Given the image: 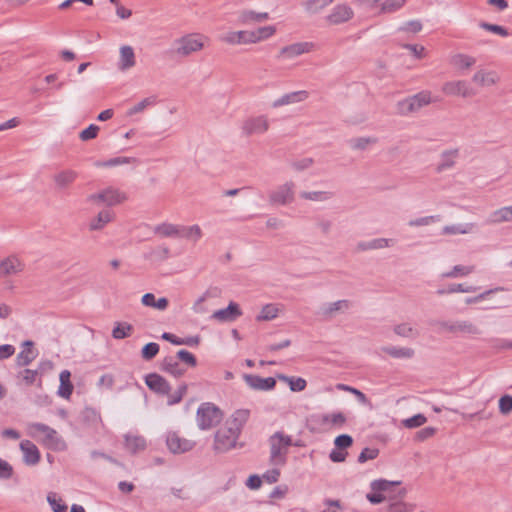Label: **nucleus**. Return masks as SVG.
<instances>
[{
    "mask_svg": "<svg viewBox=\"0 0 512 512\" xmlns=\"http://www.w3.org/2000/svg\"><path fill=\"white\" fill-rule=\"evenodd\" d=\"M480 27L489 31V32H492V33H495V34H498L502 37H506L509 35L508 31L506 28H504L503 26H500V25H497V24H490V23H487V22H481L480 23Z\"/></svg>",
    "mask_w": 512,
    "mask_h": 512,
    "instance_id": "nucleus-63",
    "label": "nucleus"
},
{
    "mask_svg": "<svg viewBox=\"0 0 512 512\" xmlns=\"http://www.w3.org/2000/svg\"><path fill=\"white\" fill-rule=\"evenodd\" d=\"M196 443L193 440L181 437L177 432H168L166 446L172 454H183L191 451Z\"/></svg>",
    "mask_w": 512,
    "mask_h": 512,
    "instance_id": "nucleus-10",
    "label": "nucleus"
},
{
    "mask_svg": "<svg viewBox=\"0 0 512 512\" xmlns=\"http://www.w3.org/2000/svg\"><path fill=\"white\" fill-rule=\"evenodd\" d=\"M353 444V438L348 434H341L334 440V445L337 449L344 450Z\"/></svg>",
    "mask_w": 512,
    "mask_h": 512,
    "instance_id": "nucleus-62",
    "label": "nucleus"
},
{
    "mask_svg": "<svg viewBox=\"0 0 512 512\" xmlns=\"http://www.w3.org/2000/svg\"><path fill=\"white\" fill-rule=\"evenodd\" d=\"M126 199L127 196L124 192L109 187L97 193L90 194L86 201L97 206L102 204L107 206H114L124 202Z\"/></svg>",
    "mask_w": 512,
    "mask_h": 512,
    "instance_id": "nucleus-6",
    "label": "nucleus"
},
{
    "mask_svg": "<svg viewBox=\"0 0 512 512\" xmlns=\"http://www.w3.org/2000/svg\"><path fill=\"white\" fill-rule=\"evenodd\" d=\"M268 200L272 206L291 204L295 200V183L289 180L277 186L269 193Z\"/></svg>",
    "mask_w": 512,
    "mask_h": 512,
    "instance_id": "nucleus-7",
    "label": "nucleus"
},
{
    "mask_svg": "<svg viewBox=\"0 0 512 512\" xmlns=\"http://www.w3.org/2000/svg\"><path fill=\"white\" fill-rule=\"evenodd\" d=\"M280 379L288 382L290 389L294 392L303 391L307 385L306 380L300 377L280 376Z\"/></svg>",
    "mask_w": 512,
    "mask_h": 512,
    "instance_id": "nucleus-51",
    "label": "nucleus"
},
{
    "mask_svg": "<svg viewBox=\"0 0 512 512\" xmlns=\"http://www.w3.org/2000/svg\"><path fill=\"white\" fill-rule=\"evenodd\" d=\"M125 448L131 454H136L145 450L147 443L143 436L138 434L128 433L124 436Z\"/></svg>",
    "mask_w": 512,
    "mask_h": 512,
    "instance_id": "nucleus-26",
    "label": "nucleus"
},
{
    "mask_svg": "<svg viewBox=\"0 0 512 512\" xmlns=\"http://www.w3.org/2000/svg\"><path fill=\"white\" fill-rule=\"evenodd\" d=\"M442 91L448 96L468 97L473 93L464 80L447 81L442 86Z\"/></svg>",
    "mask_w": 512,
    "mask_h": 512,
    "instance_id": "nucleus-18",
    "label": "nucleus"
},
{
    "mask_svg": "<svg viewBox=\"0 0 512 512\" xmlns=\"http://www.w3.org/2000/svg\"><path fill=\"white\" fill-rule=\"evenodd\" d=\"M436 99L432 98V94L428 90H422L417 94L407 97L397 103V111L400 115H409L418 112L421 108L428 106Z\"/></svg>",
    "mask_w": 512,
    "mask_h": 512,
    "instance_id": "nucleus-3",
    "label": "nucleus"
},
{
    "mask_svg": "<svg viewBox=\"0 0 512 512\" xmlns=\"http://www.w3.org/2000/svg\"><path fill=\"white\" fill-rule=\"evenodd\" d=\"M197 424L201 430H208L221 422L222 411L212 403H202L197 410Z\"/></svg>",
    "mask_w": 512,
    "mask_h": 512,
    "instance_id": "nucleus-4",
    "label": "nucleus"
},
{
    "mask_svg": "<svg viewBox=\"0 0 512 512\" xmlns=\"http://www.w3.org/2000/svg\"><path fill=\"white\" fill-rule=\"evenodd\" d=\"M180 236L186 239L198 241L202 237V230L199 225H192L188 227H180Z\"/></svg>",
    "mask_w": 512,
    "mask_h": 512,
    "instance_id": "nucleus-48",
    "label": "nucleus"
},
{
    "mask_svg": "<svg viewBox=\"0 0 512 512\" xmlns=\"http://www.w3.org/2000/svg\"><path fill=\"white\" fill-rule=\"evenodd\" d=\"M413 507L402 501H394L387 507V512H412Z\"/></svg>",
    "mask_w": 512,
    "mask_h": 512,
    "instance_id": "nucleus-64",
    "label": "nucleus"
},
{
    "mask_svg": "<svg viewBox=\"0 0 512 512\" xmlns=\"http://www.w3.org/2000/svg\"><path fill=\"white\" fill-rule=\"evenodd\" d=\"M351 306V301L346 299L324 303L320 306L318 314L326 320H331L338 314L346 313L351 308Z\"/></svg>",
    "mask_w": 512,
    "mask_h": 512,
    "instance_id": "nucleus-13",
    "label": "nucleus"
},
{
    "mask_svg": "<svg viewBox=\"0 0 512 512\" xmlns=\"http://www.w3.org/2000/svg\"><path fill=\"white\" fill-rule=\"evenodd\" d=\"M335 0H305L302 6L306 13L315 15L320 13L325 7L333 3Z\"/></svg>",
    "mask_w": 512,
    "mask_h": 512,
    "instance_id": "nucleus-37",
    "label": "nucleus"
},
{
    "mask_svg": "<svg viewBox=\"0 0 512 512\" xmlns=\"http://www.w3.org/2000/svg\"><path fill=\"white\" fill-rule=\"evenodd\" d=\"M175 358L177 359V361L180 360L190 367H195L197 365L196 357L192 353L184 349L179 350Z\"/></svg>",
    "mask_w": 512,
    "mask_h": 512,
    "instance_id": "nucleus-59",
    "label": "nucleus"
},
{
    "mask_svg": "<svg viewBox=\"0 0 512 512\" xmlns=\"http://www.w3.org/2000/svg\"><path fill=\"white\" fill-rule=\"evenodd\" d=\"M47 501L53 512H67V505L56 493L50 492L47 495Z\"/></svg>",
    "mask_w": 512,
    "mask_h": 512,
    "instance_id": "nucleus-50",
    "label": "nucleus"
},
{
    "mask_svg": "<svg viewBox=\"0 0 512 512\" xmlns=\"http://www.w3.org/2000/svg\"><path fill=\"white\" fill-rule=\"evenodd\" d=\"M25 268L24 262L15 254L0 260V278H5L21 273Z\"/></svg>",
    "mask_w": 512,
    "mask_h": 512,
    "instance_id": "nucleus-14",
    "label": "nucleus"
},
{
    "mask_svg": "<svg viewBox=\"0 0 512 512\" xmlns=\"http://www.w3.org/2000/svg\"><path fill=\"white\" fill-rule=\"evenodd\" d=\"M20 450L23 453V462L27 466H35L40 462V451L32 441L22 440L20 442Z\"/></svg>",
    "mask_w": 512,
    "mask_h": 512,
    "instance_id": "nucleus-17",
    "label": "nucleus"
},
{
    "mask_svg": "<svg viewBox=\"0 0 512 512\" xmlns=\"http://www.w3.org/2000/svg\"><path fill=\"white\" fill-rule=\"evenodd\" d=\"M154 232L163 237H175L180 236V226L171 223H162L154 228Z\"/></svg>",
    "mask_w": 512,
    "mask_h": 512,
    "instance_id": "nucleus-43",
    "label": "nucleus"
},
{
    "mask_svg": "<svg viewBox=\"0 0 512 512\" xmlns=\"http://www.w3.org/2000/svg\"><path fill=\"white\" fill-rule=\"evenodd\" d=\"M134 328L127 322H116L112 330V337L117 340H121L131 336Z\"/></svg>",
    "mask_w": 512,
    "mask_h": 512,
    "instance_id": "nucleus-41",
    "label": "nucleus"
},
{
    "mask_svg": "<svg viewBox=\"0 0 512 512\" xmlns=\"http://www.w3.org/2000/svg\"><path fill=\"white\" fill-rule=\"evenodd\" d=\"M145 383L150 390L161 395H168L171 391V386L167 380L156 373L146 375Z\"/></svg>",
    "mask_w": 512,
    "mask_h": 512,
    "instance_id": "nucleus-19",
    "label": "nucleus"
},
{
    "mask_svg": "<svg viewBox=\"0 0 512 512\" xmlns=\"http://www.w3.org/2000/svg\"><path fill=\"white\" fill-rule=\"evenodd\" d=\"M376 143V139L372 137H357L349 141V145L353 150L363 151L366 150L370 145Z\"/></svg>",
    "mask_w": 512,
    "mask_h": 512,
    "instance_id": "nucleus-49",
    "label": "nucleus"
},
{
    "mask_svg": "<svg viewBox=\"0 0 512 512\" xmlns=\"http://www.w3.org/2000/svg\"><path fill=\"white\" fill-rule=\"evenodd\" d=\"M27 433L50 450L64 451L67 448L66 442L58 432L50 426L33 422L27 425Z\"/></svg>",
    "mask_w": 512,
    "mask_h": 512,
    "instance_id": "nucleus-1",
    "label": "nucleus"
},
{
    "mask_svg": "<svg viewBox=\"0 0 512 512\" xmlns=\"http://www.w3.org/2000/svg\"><path fill=\"white\" fill-rule=\"evenodd\" d=\"M70 377L71 373L68 370H63L60 373V387L58 394L65 399H69L73 392V385L70 381Z\"/></svg>",
    "mask_w": 512,
    "mask_h": 512,
    "instance_id": "nucleus-38",
    "label": "nucleus"
},
{
    "mask_svg": "<svg viewBox=\"0 0 512 512\" xmlns=\"http://www.w3.org/2000/svg\"><path fill=\"white\" fill-rule=\"evenodd\" d=\"M346 415L342 412L326 413L320 416V423L330 429H340L346 424Z\"/></svg>",
    "mask_w": 512,
    "mask_h": 512,
    "instance_id": "nucleus-25",
    "label": "nucleus"
},
{
    "mask_svg": "<svg viewBox=\"0 0 512 512\" xmlns=\"http://www.w3.org/2000/svg\"><path fill=\"white\" fill-rule=\"evenodd\" d=\"M459 157V149H449L441 153L440 162L437 165V172H443L452 168Z\"/></svg>",
    "mask_w": 512,
    "mask_h": 512,
    "instance_id": "nucleus-30",
    "label": "nucleus"
},
{
    "mask_svg": "<svg viewBox=\"0 0 512 512\" xmlns=\"http://www.w3.org/2000/svg\"><path fill=\"white\" fill-rule=\"evenodd\" d=\"M23 345L26 347L23 349L18 355H17V365L18 366H27L29 365L33 359H34V353L32 350L33 342L32 341H25Z\"/></svg>",
    "mask_w": 512,
    "mask_h": 512,
    "instance_id": "nucleus-40",
    "label": "nucleus"
},
{
    "mask_svg": "<svg viewBox=\"0 0 512 512\" xmlns=\"http://www.w3.org/2000/svg\"><path fill=\"white\" fill-rule=\"evenodd\" d=\"M353 17L354 11L349 5L338 4L326 16V21L331 25H339L348 22Z\"/></svg>",
    "mask_w": 512,
    "mask_h": 512,
    "instance_id": "nucleus-15",
    "label": "nucleus"
},
{
    "mask_svg": "<svg viewBox=\"0 0 512 512\" xmlns=\"http://www.w3.org/2000/svg\"><path fill=\"white\" fill-rule=\"evenodd\" d=\"M156 103V96H149L147 98H144L142 101L134 105L132 108L129 109L128 115H134L137 113L142 112L146 107L152 106Z\"/></svg>",
    "mask_w": 512,
    "mask_h": 512,
    "instance_id": "nucleus-52",
    "label": "nucleus"
},
{
    "mask_svg": "<svg viewBox=\"0 0 512 512\" xmlns=\"http://www.w3.org/2000/svg\"><path fill=\"white\" fill-rule=\"evenodd\" d=\"M205 37L201 34H188L176 41V53L181 56H188L200 51L204 47Z\"/></svg>",
    "mask_w": 512,
    "mask_h": 512,
    "instance_id": "nucleus-8",
    "label": "nucleus"
},
{
    "mask_svg": "<svg viewBox=\"0 0 512 512\" xmlns=\"http://www.w3.org/2000/svg\"><path fill=\"white\" fill-rule=\"evenodd\" d=\"M450 63L458 71H465L469 70L476 63V59L467 54L457 53L451 56Z\"/></svg>",
    "mask_w": 512,
    "mask_h": 512,
    "instance_id": "nucleus-31",
    "label": "nucleus"
},
{
    "mask_svg": "<svg viewBox=\"0 0 512 512\" xmlns=\"http://www.w3.org/2000/svg\"><path fill=\"white\" fill-rule=\"evenodd\" d=\"M309 93L305 90H299L282 95L271 104L273 108H279L286 105L296 104L305 101Z\"/></svg>",
    "mask_w": 512,
    "mask_h": 512,
    "instance_id": "nucleus-23",
    "label": "nucleus"
},
{
    "mask_svg": "<svg viewBox=\"0 0 512 512\" xmlns=\"http://www.w3.org/2000/svg\"><path fill=\"white\" fill-rule=\"evenodd\" d=\"M269 444L270 463L274 466H283L286 463L288 448L293 445L291 436L277 431L270 436Z\"/></svg>",
    "mask_w": 512,
    "mask_h": 512,
    "instance_id": "nucleus-2",
    "label": "nucleus"
},
{
    "mask_svg": "<svg viewBox=\"0 0 512 512\" xmlns=\"http://www.w3.org/2000/svg\"><path fill=\"white\" fill-rule=\"evenodd\" d=\"M77 178V172L71 169L61 170L53 177L56 186L59 189L69 187Z\"/></svg>",
    "mask_w": 512,
    "mask_h": 512,
    "instance_id": "nucleus-33",
    "label": "nucleus"
},
{
    "mask_svg": "<svg viewBox=\"0 0 512 512\" xmlns=\"http://www.w3.org/2000/svg\"><path fill=\"white\" fill-rule=\"evenodd\" d=\"M186 392H187V385L181 384L173 394L169 393L167 395L168 396L167 404L169 406H172V405H175V404L181 402V400L184 397V395L186 394Z\"/></svg>",
    "mask_w": 512,
    "mask_h": 512,
    "instance_id": "nucleus-57",
    "label": "nucleus"
},
{
    "mask_svg": "<svg viewBox=\"0 0 512 512\" xmlns=\"http://www.w3.org/2000/svg\"><path fill=\"white\" fill-rule=\"evenodd\" d=\"M136 64L134 49L129 45H123L119 49V61L117 67L120 71L125 72L133 68Z\"/></svg>",
    "mask_w": 512,
    "mask_h": 512,
    "instance_id": "nucleus-22",
    "label": "nucleus"
},
{
    "mask_svg": "<svg viewBox=\"0 0 512 512\" xmlns=\"http://www.w3.org/2000/svg\"><path fill=\"white\" fill-rule=\"evenodd\" d=\"M399 482H390L387 480H375L371 483V488L375 492H389L394 485H398Z\"/></svg>",
    "mask_w": 512,
    "mask_h": 512,
    "instance_id": "nucleus-54",
    "label": "nucleus"
},
{
    "mask_svg": "<svg viewBox=\"0 0 512 512\" xmlns=\"http://www.w3.org/2000/svg\"><path fill=\"white\" fill-rule=\"evenodd\" d=\"M99 126L90 124L86 129L82 130L79 134V138L82 141H89L97 137L99 132Z\"/></svg>",
    "mask_w": 512,
    "mask_h": 512,
    "instance_id": "nucleus-60",
    "label": "nucleus"
},
{
    "mask_svg": "<svg viewBox=\"0 0 512 512\" xmlns=\"http://www.w3.org/2000/svg\"><path fill=\"white\" fill-rule=\"evenodd\" d=\"M300 198L312 202H328L335 197L333 191H301Z\"/></svg>",
    "mask_w": 512,
    "mask_h": 512,
    "instance_id": "nucleus-34",
    "label": "nucleus"
},
{
    "mask_svg": "<svg viewBox=\"0 0 512 512\" xmlns=\"http://www.w3.org/2000/svg\"><path fill=\"white\" fill-rule=\"evenodd\" d=\"M499 411L503 415H508L512 412V396L511 395H503L499 399Z\"/></svg>",
    "mask_w": 512,
    "mask_h": 512,
    "instance_id": "nucleus-61",
    "label": "nucleus"
},
{
    "mask_svg": "<svg viewBox=\"0 0 512 512\" xmlns=\"http://www.w3.org/2000/svg\"><path fill=\"white\" fill-rule=\"evenodd\" d=\"M114 214L110 210L100 211L96 217L89 222V230L100 231L113 220Z\"/></svg>",
    "mask_w": 512,
    "mask_h": 512,
    "instance_id": "nucleus-32",
    "label": "nucleus"
},
{
    "mask_svg": "<svg viewBox=\"0 0 512 512\" xmlns=\"http://www.w3.org/2000/svg\"><path fill=\"white\" fill-rule=\"evenodd\" d=\"M269 19L267 12H255L253 10H242L239 13L238 20L243 25L261 23Z\"/></svg>",
    "mask_w": 512,
    "mask_h": 512,
    "instance_id": "nucleus-27",
    "label": "nucleus"
},
{
    "mask_svg": "<svg viewBox=\"0 0 512 512\" xmlns=\"http://www.w3.org/2000/svg\"><path fill=\"white\" fill-rule=\"evenodd\" d=\"M162 370L176 378L181 377L186 371V369L181 367L177 359L173 356L164 358L162 362Z\"/></svg>",
    "mask_w": 512,
    "mask_h": 512,
    "instance_id": "nucleus-35",
    "label": "nucleus"
},
{
    "mask_svg": "<svg viewBox=\"0 0 512 512\" xmlns=\"http://www.w3.org/2000/svg\"><path fill=\"white\" fill-rule=\"evenodd\" d=\"M220 291L218 288H209L206 290L194 303L193 305V311L195 313H204L206 310L202 306V304L208 299V298H214L219 296Z\"/></svg>",
    "mask_w": 512,
    "mask_h": 512,
    "instance_id": "nucleus-44",
    "label": "nucleus"
},
{
    "mask_svg": "<svg viewBox=\"0 0 512 512\" xmlns=\"http://www.w3.org/2000/svg\"><path fill=\"white\" fill-rule=\"evenodd\" d=\"M270 122L265 115L252 116L242 124V133L246 136L261 135L269 130Z\"/></svg>",
    "mask_w": 512,
    "mask_h": 512,
    "instance_id": "nucleus-9",
    "label": "nucleus"
},
{
    "mask_svg": "<svg viewBox=\"0 0 512 512\" xmlns=\"http://www.w3.org/2000/svg\"><path fill=\"white\" fill-rule=\"evenodd\" d=\"M251 33H253V42L255 44L272 37L276 33V27L272 25L264 26L251 31Z\"/></svg>",
    "mask_w": 512,
    "mask_h": 512,
    "instance_id": "nucleus-45",
    "label": "nucleus"
},
{
    "mask_svg": "<svg viewBox=\"0 0 512 512\" xmlns=\"http://www.w3.org/2000/svg\"><path fill=\"white\" fill-rule=\"evenodd\" d=\"M242 315V311L236 302L231 301L224 309H219L213 312L211 319L221 323H229L235 321Z\"/></svg>",
    "mask_w": 512,
    "mask_h": 512,
    "instance_id": "nucleus-16",
    "label": "nucleus"
},
{
    "mask_svg": "<svg viewBox=\"0 0 512 512\" xmlns=\"http://www.w3.org/2000/svg\"><path fill=\"white\" fill-rule=\"evenodd\" d=\"M243 378L246 384L254 390L267 391L276 385V380L273 377L262 378L258 375L244 374Z\"/></svg>",
    "mask_w": 512,
    "mask_h": 512,
    "instance_id": "nucleus-20",
    "label": "nucleus"
},
{
    "mask_svg": "<svg viewBox=\"0 0 512 512\" xmlns=\"http://www.w3.org/2000/svg\"><path fill=\"white\" fill-rule=\"evenodd\" d=\"M240 433L229 425L220 428L214 435L213 450L216 453H226L237 446Z\"/></svg>",
    "mask_w": 512,
    "mask_h": 512,
    "instance_id": "nucleus-5",
    "label": "nucleus"
},
{
    "mask_svg": "<svg viewBox=\"0 0 512 512\" xmlns=\"http://www.w3.org/2000/svg\"><path fill=\"white\" fill-rule=\"evenodd\" d=\"M221 41L231 45L236 44H254L253 33L251 31H233L221 36Z\"/></svg>",
    "mask_w": 512,
    "mask_h": 512,
    "instance_id": "nucleus-24",
    "label": "nucleus"
},
{
    "mask_svg": "<svg viewBox=\"0 0 512 512\" xmlns=\"http://www.w3.org/2000/svg\"><path fill=\"white\" fill-rule=\"evenodd\" d=\"M406 0H386L381 4V13H393L399 10L404 4Z\"/></svg>",
    "mask_w": 512,
    "mask_h": 512,
    "instance_id": "nucleus-53",
    "label": "nucleus"
},
{
    "mask_svg": "<svg viewBox=\"0 0 512 512\" xmlns=\"http://www.w3.org/2000/svg\"><path fill=\"white\" fill-rule=\"evenodd\" d=\"M393 331L396 335L404 338H417L419 330L409 323H400L394 326Z\"/></svg>",
    "mask_w": 512,
    "mask_h": 512,
    "instance_id": "nucleus-42",
    "label": "nucleus"
},
{
    "mask_svg": "<svg viewBox=\"0 0 512 512\" xmlns=\"http://www.w3.org/2000/svg\"><path fill=\"white\" fill-rule=\"evenodd\" d=\"M381 350L396 359H411L415 354V351L409 347L385 346Z\"/></svg>",
    "mask_w": 512,
    "mask_h": 512,
    "instance_id": "nucleus-36",
    "label": "nucleus"
},
{
    "mask_svg": "<svg viewBox=\"0 0 512 512\" xmlns=\"http://www.w3.org/2000/svg\"><path fill=\"white\" fill-rule=\"evenodd\" d=\"M439 327L450 333H463L468 335H479L480 329L469 320L441 321Z\"/></svg>",
    "mask_w": 512,
    "mask_h": 512,
    "instance_id": "nucleus-12",
    "label": "nucleus"
},
{
    "mask_svg": "<svg viewBox=\"0 0 512 512\" xmlns=\"http://www.w3.org/2000/svg\"><path fill=\"white\" fill-rule=\"evenodd\" d=\"M475 225L473 223L447 225L442 228V235L468 234L471 233Z\"/></svg>",
    "mask_w": 512,
    "mask_h": 512,
    "instance_id": "nucleus-39",
    "label": "nucleus"
},
{
    "mask_svg": "<svg viewBox=\"0 0 512 512\" xmlns=\"http://www.w3.org/2000/svg\"><path fill=\"white\" fill-rule=\"evenodd\" d=\"M250 417V410L238 409L227 420L226 424L241 434V431Z\"/></svg>",
    "mask_w": 512,
    "mask_h": 512,
    "instance_id": "nucleus-29",
    "label": "nucleus"
},
{
    "mask_svg": "<svg viewBox=\"0 0 512 512\" xmlns=\"http://www.w3.org/2000/svg\"><path fill=\"white\" fill-rule=\"evenodd\" d=\"M499 79L496 71L487 69L477 70L472 77V81L479 87H491L497 84Z\"/></svg>",
    "mask_w": 512,
    "mask_h": 512,
    "instance_id": "nucleus-21",
    "label": "nucleus"
},
{
    "mask_svg": "<svg viewBox=\"0 0 512 512\" xmlns=\"http://www.w3.org/2000/svg\"><path fill=\"white\" fill-rule=\"evenodd\" d=\"M474 266L455 265L451 271L442 274L443 278L463 277L474 272Z\"/></svg>",
    "mask_w": 512,
    "mask_h": 512,
    "instance_id": "nucleus-47",
    "label": "nucleus"
},
{
    "mask_svg": "<svg viewBox=\"0 0 512 512\" xmlns=\"http://www.w3.org/2000/svg\"><path fill=\"white\" fill-rule=\"evenodd\" d=\"M439 220H440L439 216L431 215V216H425V217L412 219L408 222V225L410 227L427 226V225H430L431 223H434Z\"/></svg>",
    "mask_w": 512,
    "mask_h": 512,
    "instance_id": "nucleus-58",
    "label": "nucleus"
},
{
    "mask_svg": "<svg viewBox=\"0 0 512 512\" xmlns=\"http://www.w3.org/2000/svg\"><path fill=\"white\" fill-rule=\"evenodd\" d=\"M159 349L160 347L157 343H147L141 350V356L144 360H151L158 354Z\"/></svg>",
    "mask_w": 512,
    "mask_h": 512,
    "instance_id": "nucleus-55",
    "label": "nucleus"
},
{
    "mask_svg": "<svg viewBox=\"0 0 512 512\" xmlns=\"http://www.w3.org/2000/svg\"><path fill=\"white\" fill-rule=\"evenodd\" d=\"M315 50V44L313 42H296L290 45L284 46L280 49L277 58L284 60H291L299 57L303 54L310 53Z\"/></svg>",
    "mask_w": 512,
    "mask_h": 512,
    "instance_id": "nucleus-11",
    "label": "nucleus"
},
{
    "mask_svg": "<svg viewBox=\"0 0 512 512\" xmlns=\"http://www.w3.org/2000/svg\"><path fill=\"white\" fill-rule=\"evenodd\" d=\"M426 421L427 418L423 414H416L410 418L404 419L402 423L406 428L412 429L422 426Z\"/></svg>",
    "mask_w": 512,
    "mask_h": 512,
    "instance_id": "nucleus-56",
    "label": "nucleus"
},
{
    "mask_svg": "<svg viewBox=\"0 0 512 512\" xmlns=\"http://www.w3.org/2000/svg\"><path fill=\"white\" fill-rule=\"evenodd\" d=\"M279 309L274 304H267L262 307L260 313L257 315V321H270L278 316Z\"/></svg>",
    "mask_w": 512,
    "mask_h": 512,
    "instance_id": "nucleus-46",
    "label": "nucleus"
},
{
    "mask_svg": "<svg viewBox=\"0 0 512 512\" xmlns=\"http://www.w3.org/2000/svg\"><path fill=\"white\" fill-rule=\"evenodd\" d=\"M504 222H512V205L491 212L486 220V223L490 225H498Z\"/></svg>",
    "mask_w": 512,
    "mask_h": 512,
    "instance_id": "nucleus-28",
    "label": "nucleus"
}]
</instances>
